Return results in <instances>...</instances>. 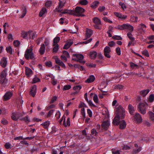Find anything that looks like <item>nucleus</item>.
I'll return each mask as SVG.
<instances>
[{"label": "nucleus", "instance_id": "obj_7", "mask_svg": "<svg viewBox=\"0 0 154 154\" xmlns=\"http://www.w3.org/2000/svg\"><path fill=\"white\" fill-rule=\"evenodd\" d=\"M7 75V71L4 70L1 73L0 75V83L1 84H6L7 80L6 77Z\"/></svg>", "mask_w": 154, "mask_h": 154}, {"label": "nucleus", "instance_id": "obj_9", "mask_svg": "<svg viewBox=\"0 0 154 154\" xmlns=\"http://www.w3.org/2000/svg\"><path fill=\"white\" fill-rule=\"evenodd\" d=\"M110 123L108 121H104L103 122L101 125L102 129L106 131L107 130L110 125Z\"/></svg>", "mask_w": 154, "mask_h": 154}, {"label": "nucleus", "instance_id": "obj_10", "mask_svg": "<svg viewBox=\"0 0 154 154\" xmlns=\"http://www.w3.org/2000/svg\"><path fill=\"white\" fill-rule=\"evenodd\" d=\"M122 25V30L128 29L130 30L131 32L133 31V26L129 24H124Z\"/></svg>", "mask_w": 154, "mask_h": 154}, {"label": "nucleus", "instance_id": "obj_42", "mask_svg": "<svg viewBox=\"0 0 154 154\" xmlns=\"http://www.w3.org/2000/svg\"><path fill=\"white\" fill-rule=\"evenodd\" d=\"M154 99V96L153 94H151L148 100L150 102H152Z\"/></svg>", "mask_w": 154, "mask_h": 154}, {"label": "nucleus", "instance_id": "obj_12", "mask_svg": "<svg viewBox=\"0 0 154 154\" xmlns=\"http://www.w3.org/2000/svg\"><path fill=\"white\" fill-rule=\"evenodd\" d=\"M111 52L110 48L108 46H106L104 49V53L105 56L107 58H109L110 56L109 53Z\"/></svg>", "mask_w": 154, "mask_h": 154}, {"label": "nucleus", "instance_id": "obj_60", "mask_svg": "<svg viewBox=\"0 0 154 154\" xmlns=\"http://www.w3.org/2000/svg\"><path fill=\"white\" fill-rule=\"evenodd\" d=\"M108 45L110 47H112L116 45L115 42L113 41H111L108 43Z\"/></svg>", "mask_w": 154, "mask_h": 154}, {"label": "nucleus", "instance_id": "obj_23", "mask_svg": "<svg viewBox=\"0 0 154 154\" xmlns=\"http://www.w3.org/2000/svg\"><path fill=\"white\" fill-rule=\"evenodd\" d=\"M95 79L94 76L93 75H91L85 81V82L87 83H90L93 82Z\"/></svg>", "mask_w": 154, "mask_h": 154}, {"label": "nucleus", "instance_id": "obj_37", "mask_svg": "<svg viewBox=\"0 0 154 154\" xmlns=\"http://www.w3.org/2000/svg\"><path fill=\"white\" fill-rule=\"evenodd\" d=\"M79 3L82 5H85L88 4V2L87 0H81L79 2Z\"/></svg>", "mask_w": 154, "mask_h": 154}, {"label": "nucleus", "instance_id": "obj_40", "mask_svg": "<svg viewBox=\"0 0 154 154\" xmlns=\"http://www.w3.org/2000/svg\"><path fill=\"white\" fill-rule=\"evenodd\" d=\"M82 88V87L80 85H76L74 86L73 89L74 90L76 91H78L79 92V90L81 89Z\"/></svg>", "mask_w": 154, "mask_h": 154}, {"label": "nucleus", "instance_id": "obj_46", "mask_svg": "<svg viewBox=\"0 0 154 154\" xmlns=\"http://www.w3.org/2000/svg\"><path fill=\"white\" fill-rule=\"evenodd\" d=\"M112 38L113 39L116 40H121L122 39V38L119 35H114Z\"/></svg>", "mask_w": 154, "mask_h": 154}, {"label": "nucleus", "instance_id": "obj_24", "mask_svg": "<svg viewBox=\"0 0 154 154\" xmlns=\"http://www.w3.org/2000/svg\"><path fill=\"white\" fill-rule=\"evenodd\" d=\"M120 119L117 116H116L112 122V123L113 125H118L121 122L120 121L119 119Z\"/></svg>", "mask_w": 154, "mask_h": 154}, {"label": "nucleus", "instance_id": "obj_51", "mask_svg": "<svg viewBox=\"0 0 154 154\" xmlns=\"http://www.w3.org/2000/svg\"><path fill=\"white\" fill-rule=\"evenodd\" d=\"M46 66L48 67H51L52 66V63L50 61H48L45 62Z\"/></svg>", "mask_w": 154, "mask_h": 154}, {"label": "nucleus", "instance_id": "obj_18", "mask_svg": "<svg viewBox=\"0 0 154 154\" xmlns=\"http://www.w3.org/2000/svg\"><path fill=\"white\" fill-rule=\"evenodd\" d=\"M114 14L116 17L122 19V20L125 19L127 17L126 15H122L121 14L118 12H115Z\"/></svg>", "mask_w": 154, "mask_h": 154}, {"label": "nucleus", "instance_id": "obj_49", "mask_svg": "<svg viewBox=\"0 0 154 154\" xmlns=\"http://www.w3.org/2000/svg\"><path fill=\"white\" fill-rule=\"evenodd\" d=\"M141 150V149L140 148H138L137 149H134L133 150L132 153V154H135L137 153H138L140 152Z\"/></svg>", "mask_w": 154, "mask_h": 154}, {"label": "nucleus", "instance_id": "obj_15", "mask_svg": "<svg viewBox=\"0 0 154 154\" xmlns=\"http://www.w3.org/2000/svg\"><path fill=\"white\" fill-rule=\"evenodd\" d=\"M36 92V86L35 85H34L32 87V89L30 91V94L33 97L35 96Z\"/></svg>", "mask_w": 154, "mask_h": 154}, {"label": "nucleus", "instance_id": "obj_54", "mask_svg": "<svg viewBox=\"0 0 154 154\" xmlns=\"http://www.w3.org/2000/svg\"><path fill=\"white\" fill-rule=\"evenodd\" d=\"M63 53L64 55H65V57H66L67 58H69L70 56L68 52L65 51H63Z\"/></svg>", "mask_w": 154, "mask_h": 154}, {"label": "nucleus", "instance_id": "obj_6", "mask_svg": "<svg viewBox=\"0 0 154 154\" xmlns=\"http://www.w3.org/2000/svg\"><path fill=\"white\" fill-rule=\"evenodd\" d=\"M85 9L79 7H76L75 9V15L77 17H84L85 15L82 13L84 12Z\"/></svg>", "mask_w": 154, "mask_h": 154}, {"label": "nucleus", "instance_id": "obj_44", "mask_svg": "<svg viewBox=\"0 0 154 154\" xmlns=\"http://www.w3.org/2000/svg\"><path fill=\"white\" fill-rule=\"evenodd\" d=\"M130 66L133 69H134L135 67H136V68H138V66L136 64L133 63L131 62L130 63Z\"/></svg>", "mask_w": 154, "mask_h": 154}, {"label": "nucleus", "instance_id": "obj_50", "mask_svg": "<svg viewBox=\"0 0 154 154\" xmlns=\"http://www.w3.org/2000/svg\"><path fill=\"white\" fill-rule=\"evenodd\" d=\"M71 88V86L69 85H66L64 86L63 90L64 91L68 90Z\"/></svg>", "mask_w": 154, "mask_h": 154}, {"label": "nucleus", "instance_id": "obj_5", "mask_svg": "<svg viewBox=\"0 0 154 154\" xmlns=\"http://www.w3.org/2000/svg\"><path fill=\"white\" fill-rule=\"evenodd\" d=\"M147 106V103H141L138 106V111L143 114H144L146 113V109Z\"/></svg>", "mask_w": 154, "mask_h": 154}, {"label": "nucleus", "instance_id": "obj_39", "mask_svg": "<svg viewBox=\"0 0 154 154\" xmlns=\"http://www.w3.org/2000/svg\"><path fill=\"white\" fill-rule=\"evenodd\" d=\"M127 36L128 38L132 41H134L135 40L134 38L133 37L132 35L130 32H129L127 33Z\"/></svg>", "mask_w": 154, "mask_h": 154}, {"label": "nucleus", "instance_id": "obj_61", "mask_svg": "<svg viewBox=\"0 0 154 154\" xmlns=\"http://www.w3.org/2000/svg\"><path fill=\"white\" fill-rule=\"evenodd\" d=\"M14 44L16 47H18L20 45V42L19 41L16 40L14 42Z\"/></svg>", "mask_w": 154, "mask_h": 154}, {"label": "nucleus", "instance_id": "obj_38", "mask_svg": "<svg viewBox=\"0 0 154 154\" xmlns=\"http://www.w3.org/2000/svg\"><path fill=\"white\" fill-rule=\"evenodd\" d=\"M6 50L8 53H9L10 54H12V50L11 47L9 46L8 47H7Z\"/></svg>", "mask_w": 154, "mask_h": 154}, {"label": "nucleus", "instance_id": "obj_29", "mask_svg": "<svg viewBox=\"0 0 154 154\" xmlns=\"http://www.w3.org/2000/svg\"><path fill=\"white\" fill-rule=\"evenodd\" d=\"M128 109L131 115H133L134 111V107L131 105L129 104L128 106Z\"/></svg>", "mask_w": 154, "mask_h": 154}, {"label": "nucleus", "instance_id": "obj_27", "mask_svg": "<svg viewBox=\"0 0 154 154\" xmlns=\"http://www.w3.org/2000/svg\"><path fill=\"white\" fill-rule=\"evenodd\" d=\"M120 123V128L121 129H123L126 127V124L124 120H122L121 121Z\"/></svg>", "mask_w": 154, "mask_h": 154}, {"label": "nucleus", "instance_id": "obj_33", "mask_svg": "<svg viewBox=\"0 0 154 154\" xmlns=\"http://www.w3.org/2000/svg\"><path fill=\"white\" fill-rule=\"evenodd\" d=\"M46 11V9L45 8H43L40 11L39 16L40 17H42Z\"/></svg>", "mask_w": 154, "mask_h": 154}, {"label": "nucleus", "instance_id": "obj_34", "mask_svg": "<svg viewBox=\"0 0 154 154\" xmlns=\"http://www.w3.org/2000/svg\"><path fill=\"white\" fill-rule=\"evenodd\" d=\"M97 132L95 129L93 128L91 129V135L92 136V137H93L94 136H97Z\"/></svg>", "mask_w": 154, "mask_h": 154}, {"label": "nucleus", "instance_id": "obj_62", "mask_svg": "<svg viewBox=\"0 0 154 154\" xmlns=\"http://www.w3.org/2000/svg\"><path fill=\"white\" fill-rule=\"evenodd\" d=\"M81 113L83 117L85 118V109L84 108H83L81 109Z\"/></svg>", "mask_w": 154, "mask_h": 154}, {"label": "nucleus", "instance_id": "obj_28", "mask_svg": "<svg viewBox=\"0 0 154 154\" xmlns=\"http://www.w3.org/2000/svg\"><path fill=\"white\" fill-rule=\"evenodd\" d=\"M60 40V38L58 36H57L55 38L53 39V46H54L56 45H58L57 43L59 42Z\"/></svg>", "mask_w": 154, "mask_h": 154}, {"label": "nucleus", "instance_id": "obj_57", "mask_svg": "<svg viewBox=\"0 0 154 154\" xmlns=\"http://www.w3.org/2000/svg\"><path fill=\"white\" fill-rule=\"evenodd\" d=\"M11 145L9 143H6L5 145V146L6 149L11 148Z\"/></svg>", "mask_w": 154, "mask_h": 154}, {"label": "nucleus", "instance_id": "obj_25", "mask_svg": "<svg viewBox=\"0 0 154 154\" xmlns=\"http://www.w3.org/2000/svg\"><path fill=\"white\" fill-rule=\"evenodd\" d=\"M45 45L44 44H42L41 45L39 50V52L41 55H43L45 53Z\"/></svg>", "mask_w": 154, "mask_h": 154}, {"label": "nucleus", "instance_id": "obj_45", "mask_svg": "<svg viewBox=\"0 0 154 154\" xmlns=\"http://www.w3.org/2000/svg\"><path fill=\"white\" fill-rule=\"evenodd\" d=\"M52 4V2L51 1H48L45 3V5L47 8H48L51 6Z\"/></svg>", "mask_w": 154, "mask_h": 154}, {"label": "nucleus", "instance_id": "obj_21", "mask_svg": "<svg viewBox=\"0 0 154 154\" xmlns=\"http://www.w3.org/2000/svg\"><path fill=\"white\" fill-rule=\"evenodd\" d=\"M149 91V89H146L140 91L139 93L140 95L144 97L146 96Z\"/></svg>", "mask_w": 154, "mask_h": 154}, {"label": "nucleus", "instance_id": "obj_64", "mask_svg": "<svg viewBox=\"0 0 154 154\" xmlns=\"http://www.w3.org/2000/svg\"><path fill=\"white\" fill-rule=\"evenodd\" d=\"M57 98V97L56 96H54L53 97L52 99L51 100L50 103H53L56 100Z\"/></svg>", "mask_w": 154, "mask_h": 154}, {"label": "nucleus", "instance_id": "obj_14", "mask_svg": "<svg viewBox=\"0 0 154 154\" xmlns=\"http://www.w3.org/2000/svg\"><path fill=\"white\" fill-rule=\"evenodd\" d=\"M73 42L71 40L67 41V43L64 45L63 47L64 49H68L73 44Z\"/></svg>", "mask_w": 154, "mask_h": 154}, {"label": "nucleus", "instance_id": "obj_11", "mask_svg": "<svg viewBox=\"0 0 154 154\" xmlns=\"http://www.w3.org/2000/svg\"><path fill=\"white\" fill-rule=\"evenodd\" d=\"M22 115L20 113H19L18 112H13L12 113V116H11L12 119L14 121H17L18 119Z\"/></svg>", "mask_w": 154, "mask_h": 154}, {"label": "nucleus", "instance_id": "obj_31", "mask_svg": "<svg viewBox=\"0 0 154 154\" xmlns=\"http://www.w3.org/2000/svg\"><path fill=\"white\" fill-rule=\"evenodd\" d=\"M73 56L77 57L78 60H79L80 59H82L84 58L83 56L82 55L80 54H73Z\"/></svg>", "mask_w": 154, "mask_h": 154}, {"label": "nucleus", "instance_id": "obj_1", "mask_svg": "<svg viewBox=\"0 0 154 154\" xmlns=\"http://www.w3.org/2000/svg\"><path fill=\"white\" fill-rule=\"evenodd\" d=\"M24 57L27 60H29V59L31 60L35 59L32 48L30 47L29 49H26L24 54Z\"/></svg>", "mask_w": 154, "mask_h": 154}, {"label": "nucleus", "instance_id": "obj_58", "mask_svg": "<svg viewBox=\"0 0 154 154\" xmlns=\"http://www.w3.org/2000/svg\"><path fill=\"white\" fill-rule=\"evenodd\" d=\"M74 66L75 67L79 68L81 71H83L84 70L83 67L79 65L75 64Z\"/></svg>", "mask_w": 154, "mask_h": 154}, {"label": "nucleus", "instance_id": "obj_48", "mask_svg": "<svg viewBox=\"0 0 154 154\" xmlns=\"http://www.w3.org/2000/svg\"><path fill=\"white\" fill-rule=\"evenodd\" d=\"M59 48V45H57L54 46V47L53 49V52L56 53L57 51Z\"/></svg>", "mask_w": 154, "mask_h": 154}, {"label": "nucleus", "instance_id": "obj_52", "mask_svg": "<svg viewBox=\"0 0 154 154\" xmlns=\"http://www.w3.org/2000/svg\"><path fill=\"white\" fill-rule=\"evenodd\" d=\"M98 98L96 94H94V97H93L94 101L95 103H97L98 102Z\"/></svg>", "mask_w": 154, "mask_h": 154}, {"label": "nucleus", "instance_id": "obj_22", "mask_svg": "<svg viewBox=\"0 0 154 154\" xmlns=\"http://www.w3.org/2000/svg\"><path fill=\"white\" fill-rule=\"evenodd\" d=\"M97 52L96 51L91 52L89 53L90 57L92 59H95L97 57Z\"/></svg>", "mask_w": 154, "mask_h": 154}, {"label": "nucleus", "instance_id": "obj_55", "mask_svg": "<svg viewBox=\"0 0 154 154\" xmlns=\"http://www.w3.org/2000/svg\"><path fill=\"white\" fill-rule=\"evenodd\" d=\"M54 110H51L48 113L47 115V117H50L52 114Z\"/></svg>", "mask_w": 154, "mask_h": 154}, {"label": "nucleus", "instance_id": "obj_2", "mask_svg": "<svg viewBox=\"0 0 154 154\" xmlns=\"http://www.w3.org/2000/svg\"><path fill=\"white\" fill-rule=\"evenodd\" d=\"M117 116L121 119L124 118L125 115V111L124 109L119 106L116 109Z\"/></svg>", "mask_w": 154, "mask_h": 154}, {"label": "nucleus", "instance_id": "obj_20", "mask_svg": "<svg viewBox=\"0 0 154 154\" xmlns=\"http://www.w3.org/2000/svg\"><path fill=\"white\" fill-rule=\"evenodd\" d=\"M7 63L6 58L3 57L0 61V64L1 66L5 68L6 67Z\"/></svg>", "mask_w": 154, "mask_h": 154}, {"label": "nucleus", "instance_id": "obj_16", "mask_svg": "<svg viewBox=\"0 0 154 154\" xmlns=\"http://www.w3.org/2000/svg\"><path fill=\"white\" fill-rule=\"evenodd\" d=\"M12 93L11 92H7L4 96L3 98L5 100H7L10 99L12 96Z\"/></svg>", "mask_w": 154, "mask_h": 154}, {"label": "nucleus", "instance_id": "obj_53", "mask_svg": "<svg viewBox=\"0 0 154 154\" xmlns=\"http://www.w3.org/2000/svg\"><path fill=\"white\" fill-rule=\"evenodd\" d=\"M60 115L61 114L59 111H58L56 112L55 115V116L56 117V119L57 120L58 119L60 118Z\"/></svg>", "mask_w": 154, "mask_h": 154}, {"label": "nucleus", "instance_id": "obj_3", "mask_svg": "<svg viewBox=\"0 0 154 154\" xmlns=\"http://www.w3.org/2000/svg\"><path fill=\"white\" fill-rule=\"evenodd\" d=\"M117 116L121 119L124 118L125 115V111L124 109L119 106L116 109Z\"/></svg>", "mask_w": 154, "mask_h": 154}, {"label": "nucleus", "instance_id": "obj_30", "mask_svg": "<svg viewBox=\"0 0 154 154\" xmlns=\"http://www.w3.org/2000/svg\"><path fill=\"white\" fill-rule=\"evenodd\" d=\"M32 74V71L30 69H28L26 70L25 74L27 77H29Z\"/></svg>", "mask_w": 154, "mask_h": 154}, {"label": "nucleus", "instance_id": "obj_59", "mask_svg": "<svg viewBox=\"0 0 154 154\" xmlns=\"http://www.w3.org/2000/svg\"><path fill=\"white\" fill-rule=\"evenodd\" d=\"M20 120H24L25 122H29L30 121L28 118V117L27 116H26L25 117L22 118V119H20Z\"/></svg>", "mask_w": 154, "mask_h": 154}, {"label": "nucleus", "instance_id": "obj_63", "mask_svg": "<svg viewBox=\"0 0 154 154\" xmlns=\"http://www.w3.org/2000/svg\"><path fill=\"white\" fill-rule=\"evenodd\" d=\"M116 51L118 55H121V53L120 48L119 47H117L116 48Z\"/></svg>", "mask_w": 154, "mask_h": 154}, {"label": "nucleus", "instance_id": "obj_41", "mask_svg": "<svg viewBox=\"0 0 154 154\" xmlns=\"http://www.w3.org/2000/svg\"><path fill=\"white\" fill-rule=\"evenodd\" d=\"M40 81V79L38 78L36 76H35V77L33 78V79L32 83L33 84L35 83Z\"/></svg>", "mask_w": 154, "mask_h": 154}, {"label": "nucleus", "instance_id": "obj_17", "mask_svg": "<svg viewBox=\"0 0 154 154\" xmlns=\"http://www.w3.org/2000/svg\"><path fill=\"white\" fill-rule=\"evenodd\" d=\"M86 36L87 38H90L93 33L92 30L87 28L86 30Z\"/></svg>", "mask_w": 154, "mask_h": 154}, {"label": "nucleus", "instance_id": "obj_32", "mask_svg": "<svg viewBox=\"0 0 154 154\" xmlns=\"http://www.w3.org/2000/svg\"><path fill=\"white\" fill-rule=\"evenodd\" d=\"M50 125V122L49 121H46L44 122L41 124V125L43 126L45 128H47Z\"/></svg>", "mask_w": 154, "mask_h": 154}, {"label": "nucleus", "instance_id": "obj_4", "mask_svg": "<svg viewBox=\"0 0 154 154\" xmlns=\"http://www.w3.org/2000/svg\"><path fill=\"white\" fill-rule=\"evenodd\" d=\"M92 21L94 23V26L95 29L100 30L101 29V23L100 20L97 17H94Z\"/></svg>", "mask_w": 154, "mask_h": 154}, {"label": "nucleus", "instance_id": "obj_19", "mask_svg": "<svg viewBox=\"0 0 154 154\" xmlns=\"http://www.w3.org/2000/svg\"><path fill=\"white\" fill-rule=\"evenodd\" d=\"M55 62L56 63L61 66L62 67L66 68V66L64 63L58 58H56L55 59Z\"/></svg>", "mask_w": 154, "mask_h": 154}, {"label": "nucleus", "instance_id": "obj_26", "mask_svg": "<svg viewBox=\"0 0 154 154\" xmlns=\"http://www.w3.org/2000/svg\"><path fill=\"white\" fill-rule=\"evenodd\" d=\"M21 10L22 11V15L20 17L21 18H23L25 15L26 13V7L24 6L21 7Z\"/></svg>", "mask_w": 154, "mask_h": 154}, {"label": "nucleus", "instance_id": "obj_43", "mask_svg": "<svg viewBox=\"0 0 154 154\" xmlns=\"http://www.w3.org/2000/svg\"><path fill=\"white\" fill-rule=\"evenodd\" d=\"M21 37L26 38L27 36V33L26 32L22 31L21 33Z\"/></svg>", "mask_w": 154, "mask_h": 154}, {"label": "nucleus", "instance_id": "obj_56", "mask_svg": "<svg viewBox=\"0 0 154 154\" xmlns=\"http://www.w3.org/2000/svg\"><path fill=\"white\" fill-rule=\"evenodd\" d=\"M82 107H87V106L84 103L81 102L80 104L79 105V108H81Z\"/></svg>", "mask_w": 154, "mask_h": 154}, {"label": "nucleus", "instance_id": "obj_35", "mask_svg": "<svg viewBox=\"0 0 154 154\" xmlns=\"http://www.w3.org/2000/svg\"><path fill=\"white\" fill-rule=\"evenodd\" d=\"M148 113L149 119L152 121H154V114L152 112H149Z\"/></svg>", "mask_w": 154, "mask_h": 154}, {"label": "nucleus", "instance_id": "obj_8", "mask_svg": "<svg viewBox=\"0 0 154 154\" xmlns=\"http://www.w3.org/2000/svg\"><path fill=\"white\" fill-rule=\"evenodd\" d=\"M59 1L58 7L56 8L54 11L58 12H61V11H62V10L60 9L62 8L65 5V2H63L61 0H59Z\"/></svg>", "mask_w": 154, "mask_h": 154}, {"label": "nucleus", "instance_id": "obj_13", "mask_svg": "<svg viewBox=\"0 0 154 154\" xmlns=\"http://www.w3.org/2000/svg\"><path fill=\"white\" fill-rule=\"evenodd\" d=\"M134 119L138 123H141L142 122V119L139 113H136L134 116Z\"/></svg>", "mask_w": 154, "mask_h": 154}, {"label": "nucleus", "instance_id": "obj_36", "mask_svg": "<svg viewBox=\"0 0 154 154\" xmlns=\"http://www.w3.org/2000/svg\"><path fill=\"white\" fill-rule=\"evenodd\" d=\"M99 4V2L98 1H95L92 3L91 6L92 8H95Z\"/></svg>", "mask_w": 154, "mask_h": 154}, {"label": "nucleus", "instance_id": "obj_47", "mask_svg": "<svg viewBox=\"0 0 154 154\" xmlns=\"http://www.w3.org/2000/svg\"><path fill=\"white\" fill-rule=\"evenodd\" d=\"M142 54H143L146 57H148L149 56L148 52V51L146 49H145L142 52Z\"/></svg>", "mask_w": 154, "mask_h": 154}]
</instances>
